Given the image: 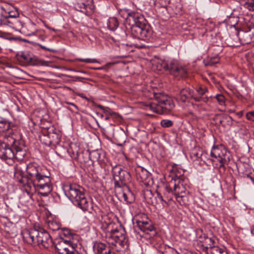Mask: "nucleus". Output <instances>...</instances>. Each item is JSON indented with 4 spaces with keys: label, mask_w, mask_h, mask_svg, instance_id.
I'll return each mask as SVG.
<instances>
[{
    "label": "nucleus",
    "mask_w": 254,
    "mask_h": 254,
    "mask_svg": "<svg viewBox=\"0 0 254 254\" xmlns=\"http://www.w3.org/2000/svg\"><path fill=\"white\" fill-rule=\"evenodd\" d=\"M206 155H207V154L205 156V157H204V160L205 161H206L205 159L207 158V157H206ZM203 163H204L203 162ZM205 163H206V162H205Z\"/></svg>",
    "instance_id": "e2e57ef3"
},
{
    "label": "nucleus",
    "mask_w": 254,
    "mask_h": 254,
    "mask_svg": "<svg viewBox=\"0 0 254 254\" xmlns=\"http://www.w3.org/2000/svg\"><path fill=\"white\" fill-rule=\"evenodd\" d=\"M220 164L219 166V172L220 174H223L225 172V167L224 166L225 164H226L227 163H222L220 162Z\"/></svg>",
    "instance_id": "603ef678"
},
{
    "label": "nucleus",
    "mask_w": 254,
    "mask_h": 254,
    "mask_svg": "<svg viewBox=\"0 0 254 254\" xmlns=\"http://www.w3.org/2000/svg\"><path fill=\"white\" fill-rule=\"evenodd\" d=\"M182 8L180 0H170L167 10L170 14H178L180 13Z\"/></svg>",
    "instance_id": "4be33fe9"
},
{
    "label": "nucleus",
    "mask_w": 254,
    "mask_h": 254,
    "mask_svg": "<svg viewBox=\"0 0 254 254\" xmlns=\"http://www.w3.org/2000/svg\"><path fill=\"white\" fill-rule=\"evenodd\" d=\"M105 157V153L101 150H94L91 152V158H92L94 161H97L100 164L104 163Z\"/></svg>",
    "instance_id": "a878e982"
},
{
    "label": "nucleus",
    "mask_w": 254,
    "mask_h": 254,
    "mask_svg": "<svg viewBox=\"0 0 254 254\" xmlns=\"http://www.w3.org/2000/svg\"><path fill=\"white\" fill-rule=\"evenodd\" d=\"M177 201L182 205H186L188 204L190 198L189 192H186L183 194L175 196Z\"/></svg>",
    "instance_id": "cd10ccee"
},
{
    "label": "nucleus",
    "mask_w": 254,
    "mask_h": 254,
    "mask_svg": "<svg viewBox=\"0 0 254 254\" xmlns=\"http://www.w3.org/2000/svg\"><path fill=\"white\" fill-rule=\"evenodd\" d=\"M206 155V153L203 152L201 149L195 147L191 151L190 156L194 161H199L200 165H202L203 163L201 162L205 163L204 160V157Z\"/></svg>",
    "instance_id": "393cba45"
},
{
    "label": "nucleus",
    "mask_w": 254,
    "mask_h": 254,
    "mask_svg": "<svg viewBox=\"0 0 254 254\" xmlns=\"http://www.w3.org/2000/svg\"><path fill=\"white\" fill-rule=\"evenodd\" d=\"M112 172L116 188H121L125 186L130 180L129 173L123 170L120 165H116L113 167Z\"/></svg>",
    "instance_id": "1a4fd4ad"
},
{
    "label": "nucleus",
    "mask_w": 254,
    "mask_h": 254,
    "mask_svg": "<svg viewBox=\"0 0 254 254\" xmlns=\"http://www.w3.org/2000/svg\"><path fill=\"white\" fill-rule=\"evenodd\" d=\"M26 147L23 140L17 138L14 133L0 135V156L4 159L15 158L22 160Z\"/></svg>",
    "instance_id": "f03ea898"
},
{
    "label": "nucleus",
    "mask_w": 254,
    "mask_h": 254,
    "mask_svg": "<svg viewBox=\"0 0 254 254\" xmlns=\"http://www.w3.org/2000/svg\"><path fill=\"white\" fill-rule=\"evenodd\" d=\"M65 104H68V105H70L71 106H72L73 107H74L77 110H78V108L76 106V105L73 103H71V102H67V101H65Z\"/></svg>",
    "instance_id": "6e6d98bb"
},
{
    "label": "nucleus",
    "mask_w": 254,
    "mask_h": 254,
    "mask_svg": "<svg viewBox=\"0 0 254 254\" xmlns=\"http://www.w3.org/2000/svg\"><path fill=\"white\" fill-rule=\"evenodd\" d=\"M156 102L149 103L147 105L154 112L159 114H167L174 108L173 101L161 93H153Z\"/></svg>",
    "instance_id": "39448f33"
},
{
    "label": "nucleus",
    "mask_w": 254,
    "mask_h": 254,
    "mask_svg": "<svg viewBox=\"0 0 254 254\" xmlns=\"http://www.w3.org/2000/svg\"><path fill=\"white\" fill-rule=\"evenodd\" d=\"M50 29V30H53V31H55V29L54 28H51V29Z\"/></svg>",
    "instance_id": "774afa93"
},
{
    "label": "nucleus",
    "mask_w": 254,
    "mask_h": 254,
    "mask_svg": "<svg viewBox=\"0 0 254 254\" xmlns=\"http://www.w3.org/2000/svg\"><path fill=\"white\" fill-rule=\"evenodd\" d=\"M136 171L137 179L142 182L145 181L149 175L147 171L142 167H138Z\"/></svg>",
    "instance_id": "c756f323"
},
{
    "label": "nucleus",
    "mask_w": 254,
    "mask_h": 254,
    "mask_svg": "<svg viewBox=\"0 0 254 254\" xmlns=\"http://www.w3.org/2000/svg\"><path fill=\"white\" fill-rule=\"evenodd\" d=\"M48 226L49 228L53 231L59 230L60 229V225L55 221L49 222Z\"/></svg>",
    "instance_id": "a19ab883"
},
{
    "label": "nucleus",
    "mask_w": 254,
    "mask_h": 254,
    "mask_svg": "<svg viewBox=\"0 0 254 254\" xmlns=\"http://www.w3.org/2000/svg\"><path fill=\"white\" fill-rule=\"evenodd\" d=\"M27 177L22 178L19 182L22 184L25 191L38 190L39 194L47 196L52 190L51 174L47 168L35 163H30L27 165Z\"/></svg>",
    "instance_id": "f257e3e1"
},
{
    "label": "nucleus",
    "mask_w": 254,
    "mask_h": 254,
    "mask_svg": "<svg viewBox=\"0 0 254 254\" xmlns=\"http://www.w3.org/2000/svg\"><path fill=\"white\" fill-rule=\"evenodd\" d=\"M64 192L67 197L82 210H88L89 202L82 188L75 184L67 185L64 188Z\"/></svg>",
    "instance_id": "20e7f679"
},
{
    "label": "nucleus",
    "mask_w": 254,
    "mask_h": 254,
    "mask_svg": "<svg viewBox=\"0 0 254 254\" xmlns=\"http://www.w3.org/2000/svg\"><path fill=\"white\" fill-rule=\"evenodd\" d=\"M240 4L250 10H254V0H240Z\"/></svg>",
    "instance_id": "c9c22d12"
},
{
    "label": "nucleus",
    "mask_w": 254,
    "mask_h": 254,
    "mask_svg": "<svg viewBox=\"0 0 254 254\" xmlns=\"http://www.w3.org/2000/svg\"><path fill=\"white\" fill-rule=\"evenodd\" d=\"M22 26L21 31L27 36H32L36 34L38 31V29L35 23L30 22L24 24H19Z\"/></svg>",
    "instance_id": "412c9836"
},
{
    "label": "nucleus",
    "mask_w": 254,
    "mask_h": 254,
    "mask_svg": "<svg viewBox=\"0 0 254 254\" xmlns=\"http://www.w3.org/2000/svg\"><path fill=\"white\" fill-rule=\"evenodd\" d=\"M60 236L62 239V240H64L63 236L66 237L67 238H69V240H70V239L72 238L73 234L68 229L64 228L62 229V231L60 233Z\"/></svg>",
    "instance_id": "58836bf2"
},
{
    "label": "nucleus",
    "mask_w": 254,
    "mask_h": 254,
    "mask_svg": "<svg viewBox=\"0 0 254 254\" xmlns=\"http://www.w3.org/2000/svg\"><path fill=\"white\" fill-rule=\"evenodd\" d=\"M177 182L170 181V185L173 188L174 195L177 196L180 194H183L188 192L183 184L184 181H181L180 180H177Z\"/></svg>",
    "instance_id": "aec40b11"
},
{
    "label": "nucleus",
    "mask_w": 254,
    "mask_h": 254,
    "mask_svg": "<svg viewBox=\"0 0 254 254\" xmlns=\"http://www.w3.org/2000/svg\"><path fill=\"white\" fill-rule=\"evenodd\" d=\"M38 246L48 249L53 245V241L49 233L43 228L39 227Z\"/></svg>",
    "instance_id": "f3484780"
},
{
    "label": "nucleus",
    "mask_w": 254,
    "mask_h": 254,
    "mask_svg": "<svg viewBox=\"0 0 254 254\" xmlns=\"http://www.w3.org/2000/svg\"><path fill=\"white\" fill-rule=\"evenodd\" d=\"M134 46L135 47H136V48H143L145 47L144 45H139V44H134Z\"/></svg>",
    "instance_id": "4d7b16f0"
},
{
    "label": "nucleus",
    "mask_w": 254,
    "mask_h": 254,
    "mask_svg": "<svg viewBox=\"0 0 254 254\" xmlns=\"http://www.w3.org/2000/svg\"><path fill=\"white\" fill-rule=\"evenodd\" d=\"M75 78L77 80L81 82H83V80L85 79L84 77H80L79 76H75Z\"/></svg>",
    "instance_id": "5fc2aeb1"
},
{
    "label": "nucleus",
    "mask_w": 254,
    "mask_h": 254,
    "mask_svg": "<svg viewBox=\"0 0 254 254\" xmlns=\"http://www.w3.org/2000/svg\"><path fill=\"white\" fill-rule=\"evenodd\" d=\"M38 46L39 47H40L41 48H42V49L45 50L46 51H50V52L53 51V50L52 49L48 48L46 47L45 46H44L41 44H38Z\"/></svg>",
    "instance_id": "864d4df0"
},
{
    "label": "nucleus",
    "mask_w": 254,
    "mask_h": 254,
    "mask_svg": "<svg viewBox=\"0 0 254 254\" xmlns=\"http://www.w3.org/2000/svg\"><path fill=\"white\" fill-rule=\"evenodd\" d=\"M251 180L254 183V179L252 177H250Z\"/></svg>",
    "instance_id": "338daca9"
},
{
    "label": "nucleus",
    "mask_w": 254,
    "mask_h": 254,
    "mask_svg": "<svg viewBox=\"0 0 254 254\" xmlns=\"http://www.w3.org/2000/svg\"><path fill=\"white\" fill-rule=\"evenodd\" d=\"M113 215L112 213L103 214L101 215L100 222L103 230L107 232L110 229L116 226L113 222Z\"/></svg>",
    "instance_id": "6ab92c4d"
},
{
    "label": "nucleus",
    "mask_w": 254,
    "mask_h": 254,
    "mask_svg": "<svg viewBox=\"0 0 254 254\" xmlns=\"http://www.w3.org/2000/svg\"><path fill=\"white\" fill-rule=\"evenodd\" d=\"M93 248L95 254H115L108 246L102 243H96Z\"/></svg>",
    "instance_id": "b1692460"
},
{
    "label": "nucleus",
    "mask_w": 254,
    "mask_h": 254,
    "mask_svg": "<svg viewBox=\"0 0 254 254\" xmlns=\"http://www.w3.org/2000/svg\"><path fill=\"white\" fill-rule=\"evenodd\" d=\"M161 125L163 127H169L172 126L173 125V122L172 121L169 120H162L161 121Z\"/></svg>",
    "instance_id": "37998d69"
},
{
    "label": "nucleus",
    "mask_w": 254,
    "mask_h": 254,
    "mask_svg": "<svg viewBox=\"0 0 254 254\" xmlns=\"http://www.w3.org/2000/svg\"><path fill=\"white\" fill-rule=\"evenodd\" d=\"M219 62V58L217 57L211 58L210 60L207 62L206 65L213 66L218 63Z\"/></svg>",
    "instance_id": "a18cd8bd"
},
{
    "label": "nucleus",
    "mask_w": 254,
    "mask_h": 254,
    "mask_svg": "<svg viewBox=\"0 0 254 254\" xmlns=\"http://www.w3.org/2000/svg\"><path fill=\"white\" fill-rule=\"evenodd\" d=\"M107 25L109 29L114 31L118 27L119 22L116 18L110 17L107 21Z\"/></svg>",
    "instance_id": "2f4dec72"
},
{
    "label": "nucleus",
    "mask_w": 254,
    "mask_h": 254,
    "mask_svg": "<svg viewBox=\"0 0 254 254\" xmlns=\"http://www.w3.org/2000/svg\"><path fill=\"white\" fill-rule=\"evenodd\" d=\"M215 98L220 105H223L225 103V98L222 94H217Z\"/></svg>",
    "instance_id": "c03bdc74"
},
{
    "label": "nucleus",
    "mask_w": 254,
    "mask_h": 254,
    "mask_svg": "<svg viewBox=\"0 0 254 254\" xmlns=\"http://www.w3.org/2000/svg\"><path fill=\"white\" fill-rule=\"evenodd\" d=\"M99 107L104 110V113L107 115H110V116L115 115L116 113L111 110L110 109L107 108H105L101 105H99Z\"/></svg>",
    "instance_id": "de8ad7c7"
},
{
    "label": "nucleus",
    "mask_w": 254,
    "mask_h": 254,
    "mask_svg": "<svg viewBox=\"0 0 254 254\" xmlns=\"http://www.w3.org/2000/svg\"><path fill=\"white\" fill-rule=\"evenodd\" d=\"M227 150L224 146H214L211 151V156L218 159L219 162L227 163L229 161V157H227Z\"/></svg>",
    "instance_id": "2eb2a0df"
},
{
    "label": "nucleus",
    "mask_w": 254,
    "mask_h": 254,
    "mask_svg": "<svg viewBox=\"0 0 254 254\" xmlns=\"http://www.w3.org/2000/svg\"><path fill=\"white\" fill-rule=\"evenodd\" d=\"M246 117L248 120L250 121H254V111H250L247 113Z\"/></svg>",
    "instance_id": "8fccbe9b"
},
{
    "label": "nucleus",
    "mask_w": 254,
    "mask_h": 254,
    "mask_svg": "<svg viewBox=\"0 0 254 254\" xmlns=\"http://www.w3.org/2000/svg\"><path fill=\"white\" fill-rule=\"evenodd\" d=\"M125 233V229L121 226H114L106 232V241L110 245L124 248L127 245L128 241Z\"/></svg>",
    "instance_id": "0eeeda50"
},
{
    "label": "nucleus",
    "mask_w": 254,
    "mask_h": 254,
    "mask_svg": "<svg viewBox=\"0 0 254 254\" xmlns=\"http://www.w3.org/2000/svg\"><path fill=\"white\" fill-rule=\"evenodd\" d=\"M126 37V31L123 29L118 30L114 34V39L118 41H122Z\"/></svg>",
    "instance_id": "4c0bfd02"
},
{
    "label": "nucleus",
    "mask_w": 254,
    "mask_h": 254,
    "mask_svg": "<svg viewBox=\"0 0 254 254\" xmlns=\"http://www.w3.org/2000/svg\"><path fill=\"white\" fill-rule=\"evenodd\" d=\"M39 227H34L30 229H25L21 232L24 242L33 246H38Z\"/></svg>",
    "instance_id": "4468645a"
},
{
    "label": "nucleus",
    "mask_w": 254,
    "mask_h": 254,
    "mask_svg": "<svg viewBox=\"0 0 254 254\" xmlns=\"http://www.w3.org/2000/svg\"><path fill=\"white\" fill-rule=\"evenodd\" d=\"M243 111H241V112H239L238 113V116H239L240 117V116H242L243 115Z\"/></svg>",
    "instance_id": "13d9d810"
},
{
    "label": "nucleus",
    "mask_w": 254,
    "mask_h": 254,
    "mask_svg": "<svg viewBox=\"0 0 254 254\" xmlns=\"http://www.w3.org/2000/svg\"><path fill=\"white\" fill-rule=\"evenodd\" d=\"M204 244V245L206 247L207 249L209 248L210 250H211V248H212L214 246L215 239L214 237H208V236H204V239L203 241H201Z\"/></svg>",
    "instance_id": "473e14b6"
},
{
    "label": "nucleus",
    "mask_w": 254,
    "mask_h": 254,
    "mask_svg": "<svg viewBox=\"0 0 254 254\" xmlns=\"http://www.w3.org/2000/svg\"><path fill=\"white\" fill-rule=\"evenodd\" d=\"M40 127L42 128V125L43 126H49V124H49H51L52 125V123L50 122V121H48L45 118H42L41 120H40Z\"/></svg>",
    "instance_id": "3c124183"
},
{
    "label": "nucleus",
    "mask_w": 254,
    "mask_h": 254,
    "mask_svg": "<svg viewBox=\"0 0 254 254\" xmlns=\"http://www.w3.org/2000/svg\"><path fill=\"white\" fill-rule=\"evenodd\" d=\"M45 26L47 28H48V29H51V27H49V26H48L47 25L45 24Z\"/></svg>",
    "instance_id": "69168bd1"
},
{
    "label": "nucleus",
    "mask_w": 254,
    "mask_h": 254,
    "mask_svg": "<svg viewBox=\"0 0 254 254\" xmlns=\"http://www.w3.org/2000/svg\"><path fill=\"white\" fill-rule=\"evenodd\" d=\"M125 188L127 190V192H126L125 190H124L122 192L124 200L127 203H131L133 201L132 198L130 197V196L131 197L132 195L131 192L130 191L129 189L127 187L125 186Z\"/></svg>",
    "instance_id": "72a5a7b5"
},
{
    "label": "nucleus",
    "mask_w": 254,
    "mask_h": 254,
    "mask_svg": "<svg viewBox=\"0 0 254 254\" xmlns=\"http://www.w3.org/2000/svg\"><path fill=\"white\" fill-rule=\"evenodd\" d=\"M210 254H228L226 249L225 247L213 246L210 250Z\"/></svg>",
    "instance_id": "f704fd0d"
},
{
    "label": "nucleus",
    "mask_w": 254,
    "mask_h": 254,
    "mask_svg": "<svg viewBox=\"0 0 254 254\" xmlns=\"http://www.w3.org/2000/svg\"><path fill=\"white\" fill-rule=\"evenodd\" d=\"M68 152L73 159L80 163H86L91 159V153L88 150L80 148L76 143H72L70 144Z\"/></svg>",
    "instance_id": "9d476101"
},
{
    "label": "nucleus",
    "mask_w": 254,
    "mask_h": 254,
    "mask_svg": "<svg viewBox=\"0 0 254 254\" xmlns=\"http://www.w3.org/2000/svg\"><path fill=\"white\" fill-rule=\"evenodd\" d=\"M4 10L7 13L8 17L13 19H17L16 18L19 16V12L17 8L12 5H8V7L4 9Z\"/></svg>",
    "instance_id": "c85d7f7f"
},
{
    "label": "nucleus",
    "mask_w": 254,
    "mask_h": 254,
    "mask_svg": "<svg viewBox=\"0 0 254 254\" xmlns=\"http://www.w3.org/2000/svg\"><path fill=\"white\" fill-rule=\"evenodd\" d=\"M49 126L42 125V134L39 136L40 141L48 146H56L61 140L62 133L51 124Z\"/></svg>",
    "instance_id": "423d86ee"
},
{
    "label": "nucleus",
    "mask_w": 254,
    "mask_h": 254,
    "mask_svg": "<svg viewBox=\"0 0 254 254\" xmlns=\"http://www.w3.org/2000/svg\"><path fill=\"white\" fill-rule=\"evenodd\" d=\"M74 8L78 11L86 14L88 8L91 9V5L82 1H77L74 3Z\"/></svg>",
    "instance_id": "bb28decb"
},
{
    "label": "nucleus",
    "mask_w": 254,
    "mask_h": 254,
    "mask_svg": "<svg viewBox=\"0 0 254 254\" xmlns=\"http://www.w3.org/2000/svg\"><path fill=\"white\" fill-rule=\"evenodd\" d=\"M170 0H157L156 4L159 6L167 9Z\"/></svg>",
    "instance_id": "79ce46f5"
},
{
    "label": "nucleus",
    "mask_w": 254,
    "mask_h": 254,
    "mask_svg": "<svg viewBox=\"0 0 254 254\" xmlns=\"http://www.w3.org/2000/svg\"><path fill=\"white\" fill-rule=\"evenodd\" d=\"M77 60L79 62H84L86 63H95L97 62V60L96 59H82L79 58L77 59Z\"/></svg>",
    "instance_id": "09e8293b"
},
{
    "label": "nucleus",
    "mask_w": 254,
    "mask_h": 254,
    "mask_svg": "<svg viewBox=\"0 0 254 254\" xmlns=\"http://www.w3.org/2000/svg\"><path fill=\"white\" fill-rule=\"evenodd\" d=\"M19 24H21L17 19H13L7 15L0 16V25H6L13 28H16Z\"/></svg>",
    "instance_id": "5701e85b"
},
{
    "label": "nucleus",
    "mask_w": 254,
    "mask_h": 254,
    "mask_svg": "<svg viewBox=\"0 0 254 254\" xmlns=\"http://www.w3.org/2000/svg\"><path fill=\"white\" fill-rule=\"evenodd\" d=\"M11 123L6 119L0 117V132H4L8 130L10 127Z\"/></svg>",
    "instance_id": "7c9ffc66"
},
{
    "label": "nucleus",
    "mask_w": 254,
    "mask_h": 254,
    "mask_svg": "<svg viewBox=\"0 0 254 254\" xmlns=\"http://www.w3.org/2000/svg\"><path fill=\"white\" fill-rule=\"evenodd\" d=\"M109 116H107L105 117V120H109Z\"/></svg>",
    "instance_id": "0e129e2a"
},
{
    "label": "nucleus",
    "mask_w": 254,
    "mask_h": 254,
    "mask_svg": "<svg viewBox=\"0 0 254 254\" xmlns=\"http://www.w3.org/2000/svg\"><path fill=\"white\" fill-rule=\"evenodd\" d=\"M45 37L44 36H41V39L42 40H44V39H45Z\"/></svg>",
    "instance_id": "680f3d73"
},
{
    "label": "nucleus",
    "mask_w": 254,
    "mask_h": 254,
    "mask_svg": "<svg viewBox=\"0 0 254 254\" xmlns=\"http://www.w3.org/2000/svg\"><path fill=\"white\" fill-rule=\"evenodd\" d=\"M114 64V63H108V64H106V65H107V66H108V65H113V64Z\"/></svg>",
    "instance_id": "052dcab7"
},
{
    "label": "nucleus",
    "mask_w": 254,
    "mask_h": 254,
    "mask_svg": "<svg viewBox=\"0 0 254 254\" xmlns=\"http://www.w3.org/2000/svg\"><path fill=\"white\" fill-rule=\"evenodd\" d=\"M195 248L197 251H199L200 253H203L204 254H208V249L204 245V244L201 241L197 243L195 246Z\"/></svg>",
    "instance_id": "ea45409f"
},
{
    "label": "nucleus",
    "mask_w": 254,
    "mask_h": 254,
    "mask_svg": "<svg viewBox=\"0 0 254 254\" xmlns=\"http://www.w3.org/2000/svg\"><path fill=\"white\" fill-rule=\"evenodd\" d=\"M158 68H161L169 71L174 76L185 78L187 76V69L185 66L179 64L173 61L160 60L157 62Z\"/></svg>",
    "instance_id": "6e6552de"
},
{
    "label": "nucleus",
    "mask_w": 254,
    "mask_h": 254,
    "mask_svg": "<svg viewBox=\"0 0 254 254\" xmlns=\"http://www.w3.org/2000/svg\"><path fill=\"white\" fill-rule=\"evenodd\" d=\"M55 248L58 254H80L75 250L70 240H61L55 245Z\"/></svg>",
    "instance_id": "ddd939ff"
},
{
    "label": "nucleus",
    "mask_w": 254,
    "mask_h": 254,
    "mask_svg": "<svg viewBox=\"0 0 254 254\" xmlns=\"http://www.w3.org/2000/svg\"><path fill=\"white\" fill-rule=\"evenodd\" d=\"M128 18L133 23L130 27L132 37L144 41L150 39L152 35V30L147 24L142 15L138 13H131L128 14Z\"/></svg>",
    "instance_id": "7ed1b4c3"
},
{
    "label": "nucleus",
    "mask_w": 254,
    "mask_h": 254,
    "mask_svg": "<svg viewBox=\"0 0 254 254\" xmlns=\"http://www.w3.org/2000/svg\"><path fill=\"white\" fill-rule=\"evenodd\" d=\"M174 175L172 177V180L171 181L177 182V180H180L181 181H185L184 173V171L183 170H181V171H179L178 170H174Z\"/></svg>",
    "instance_id": "e433bc0d"
},
{
    "label": "nucleus",
    "mask_w": 254,
    "mask_h": 254,
    "mask_svg": "<svg viewBox=\"0 0 254 254\" xmlns=\"http://www.w3.org/2000/svg\"><path fill=\"white\" fill-rule=\"evenodd\" d=\"M190 98H193L196 102L201 101V97L194 96L193 91L189 88H185L180 90L179 93L176 95V100L178 101L186 102Z\"/></svg>",
    "instance_id": "dca6fc26"
},
{
    "label": "nucleus",
    "mask_w": 254,
    "mask_h": 254,
    "mask_svg": "<svg viewBox=\"0 0 254 254\" xmlns=\"http://www.w3.org/2000/svg\"><path fill=\"white\" fill-rule=\"evenodd\" d=\"M80 96L81 97L83 98H84V99H85L87 100H88V99L86 97L84 96H83L82 95H80Z\"/></svg>",
    "instance_id": "bf43d9fd"
},
{
    "label": "nucleus",
    "mask_w": 254,
    "mask_h": 254,
    "mask_svg": "<svg viewBox=\"0 0 254 254\" xmlns=\"http://www.w3.org/2000/svg\"><path fill=\"white\" fill-rule=\"evenodd\" d=\"M162 186L159 187L158 190H156L157 196L161 202L167 203V201L172 200L174 195V190L170 182L163 184Z\"/></svg>",
    "instance_id": "f8f14e48"
},
{
    "label": "nucleus",
    "mask_w": 254,
    "mask_h": 254,
    "mask_svg": "<svg viewBox=\"0 0 254 254\" xmlns=\"http://www.w3.org/2000/svg\"><path fill=\"white\" fill-rule=\"evenodd\" d=\"M17 59L22 65H46L47 62L38 59L29 52H22L16 56Z\"/></svg>",
    "instance_id": "9b49d317"
},
{
    "label": "nucleus",
    "mask_w": 254,
    "mask_h": 254,
    "mask_svg": "<svg viewBox=\"0 0 254 254\" xmlns=\"http://www.w3.org/2000/svg\"><path fill=\"white\" fill-rule=\"evenodd\" d=\"M207 91V90L205 87H199L196 89L198 94L200 95L199 97H201V98H202L201 96H203ZM201 100L202 99H201Z\"/></svg>",
    "instance_id": "49530a36"
},
{
    "label": "nucleus",
    "mask_w": 254,
    "mask_h": 254,
    "mask_svg": "<svg viewBox=\"0 0 254 254\" xmlns=\"http://www.w3.org/2000/svg\"><path fill=\"white\" fill-rule=\"evenodd\" d=\"M139 229L149 235V238H152L157 235L156 230L151 221H137L136 222Z\"/></svg>",
    "instance_id": "a211bd4d"
}]
</instances>
